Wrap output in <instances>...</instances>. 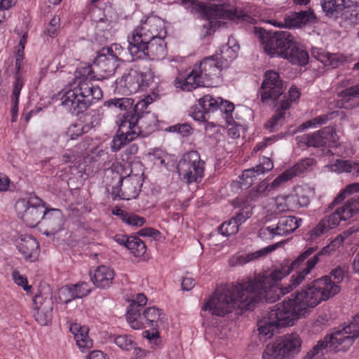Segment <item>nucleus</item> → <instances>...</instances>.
Listing matches in <instances>:
<instances>
[{
  "instance_id": "obj_1",
  "label": "nucleus",
  "mask_w": 359,
  "mask_h": 359,
  "mask_svg": "<svg viewBox=\"0 0 359 359\" xmlns=\"http://www.w3.org/2000/svg\"><path fill=\"white\" fill-rule=\"evenodd\" d=\"M330 274L333 281L327 276L314 280L294 296L292 295V298L274 306L268 316L258 322L259 334L271 337L276 330L293 325L297 319L305 316L311 309L339 293L338 283L343 280V270L337 267Z\"/></svg>"
},
{
  "instance_id": "obj_2",
  "label": "nucleus",
  "mask_w": 359,
  "mask_h": 359,
  "mask_svg": "<svg viewBox=\"0 0 359 359\" xmlns=\"http://www.w3.org/2000/svg\"><path fill=\"white\" fill-rule=\"evenodd\" d=\"M342 241L334 240L328 245L324 247L320 252L315 255L306 261V267L299 271L296 275L291 276L290 283L286 287H280L278 281L280 280L285 276L288 275L291 270L288 266H282L280 269H276L271 271L269 275L258 276L254 280H250L245 282L249 284V289L253 294L255 295L257 303L259 301L266 300L268 302H274L279 299L281 295L289 293L296 287L299 286L309 274L311 270L315 267L319 261V256L329 252L336 245Z\"/></svg>"
},
{
  "instance_id": "obj_3",
  "label": "nucleus",
  "mask_w": 359,
  "mask_h": 359,
  "mask_svg": "<svg viewBox=\"0 0 359 359\" xmlns=\"http://www.w3.org/2000/svg\"><path fill=\"white\" fill-rule=\"evenodd\" d=\"M76 82L72 88L66 90L60 100L62 105L74 115L86 111L102 96L101 88L92 83L100 79L94 63H81L76 71Z\"/></svg>"
},
{
  "instance_id": "obj_4",
  "label": "nucleus",
  "mask_w": 359,
  "mask_h": 359,
  "mask_svg": "<svg viewBox=\"0 0 359 359\" xmlns=\"http://www.w3.org/2000/svg\"><path fill=\"white\" fill-rule=\"evenodd\" d=\"M249 285L243 283L217 287L214 294L205 300L202 309L219 317H224L237 309H252L257 302Z\"/></svg>"
},
{
  "instance_id": "obj_5",
  "label": "nucleus",
  "mask_w": 359,
  "mask_h": 359,
  "mask_svg": "<svg viewBox=\"0 0 359 359\" xmlns=\"http://www.w3.org/2000/svg\"><path fill=\"white\" fill-rule=\"evenodd\" d=\"M265 53L270 57L285 59L292 65L304 66L309 62L308 53L301 47L296 38L287 31L266 32L260 29L256 31Z\"/></svg>"
},
{
  "instance_id": "obj_6",
  "label": "nucleus",
  "mask_w": 359,
  "mask_h": 359,
  "mask_svg": "<svg viewBox=\"0 0 359 359\" xmlns=\"http://www.w3.org/2000/svg\"><path fill=\"white\" fill-rule=\"evenodd\" d=\"M356 314L353 321L343 327H337L331 334L319 340L312 349L307 352L304 359H313L316 356L324 355L328 352H338L348 350L359 336V324Z\"/></svg>"
},
{
  "instance_id": "obj_7",
  "label": "nucleus",
  "mask_w": 359,
  "mask_h": 359,
  "mask_svg": "<svg viewBox=\"0 0 359 359\" xmlns=\"http://www.w3.org/2000/svg\"><path fill=\"white\" fill-rule=\"evenodd\" d=\"M359 211V197H354L346 203V204L337 208L333 213L324 217L311 230L307 233V241L312 242L326 233L328 231L336 228L341 220H347L351 218Z\"/></svg>"
},
{
  "instance_id": "obj_8",
  "label": "nucleus",
  "mask_w": 359,
  "mask_h": 359,
  "mask_svg": "<svg viewBox=\"0 0 359 359\" xmlns=\"http://www.w3.org/2000/svg\"><path fill=\"white\" fill-rule=\"evenodd\" d=\"M165 38H154L149 41L133 39L128 42V50L133 60L149 59L150 60H160L163 59L166 54V43Z\"/></svg>"
},
{
  "instance_id": "obj_9",
  "label": "nucleus",
  "mask_w": 359,
  "mask_h": 359,
  "mask_svg": "<svg viewBox=\"0 0 359 359\" xmlns=\"http://www.w3.org/2000/svg\"><path fill=\"white\" fill-rule=\"evenodd\" d=\"M46 208L42 200L34 195L18 200L15 205L18 216L31 228L41 224Z\"/></svg>"
},
{
  "instance_id": "obj_10",
  "label": "nucleus",
  "mask_w": 359,
  "mask_h": 359,
  "mask_svg": "<svg viewBox=\"0 0 359 359\" xmlns=\"http://www.w3.org/2000/svg\"><path fill=\"white\" fill-rule=\"evenodd\" d=\"M204 165L198 152L190 151L182 156L177 168L182 179L187 184H191L201 180L204 175Z\"/></svg>"
},
{
  "instance_id": "obj_11",
  "label": "nucleus",
  "mask_w": 359,
  "mask_h": 359,
  "mask_svg": "<svg viewBox=\"0 0 359 359\" xmlns=\"http://www.w3.org/2000/svg\"><path fill=\"white\" fill-rule=\"evenodd\" d=\"M151 82V78L146 73L130 69L114 83V92L122 95H130L144 90Z\"/></svg>"
},
{
  "instance_id": "obj_12",
  "label": "nucleus",
  "mask_w": 359,
  "mask_h": 359,
  "mask_svg": "<svg viewBox=\"0 0 359 359\" xmlns=\"http://www.w3.org/2000/svg\"><path fill=\"white\" fill-rule=\"evenodd\" d=\"M167 34L165 22L157 16H149L145 20H141L139 26L135 27L128 36V41L133 39L149 41L154 38H165Z\"/></svg>"
},
{
  "instance_id": "obj_13",
  "label": "nucleus",
  "mask_w": 359,
  "mask_h": 359,
  "mask_svg": "<svg viewBox=\"0 0 359 359\" xmlns=\"http://www.w3.org/2000/svg\"><path fill=\"white\" fill-rule=\"evenodd\" d=\"M199 107H196L191 112V116L196 121L206 122L210 118V114L219 109L221 111H233V103L223 100L221 97L214 98L205 95L198 100Z\"/></svg>"
},
{
  "instance_id": "obj_14",
  "label": "nucleus",
  "mask_w": 359,
  "mask_h": 359,
  "mask_svg": "<svg viewBox=\"0 0 359 359\" xmlns=\"http://www.w3.org/2000/svg\"><path fill=\"white\" fill-rule=\"evenodd\" d=\"M261 86L260 96L263 103L275 102L283 95L285 86L278 72L268 71Z\"/></svg>"
},
{
  "instance_id": "obj_15",
  "label": "nucleus",
  "mask_w": 359,
  "mask_h": 359,
  "mask_svg": "<svg viewBox=\"0 0 359 359\" xmlns=\"http://www.w3.org/2000/svg\"><path fill=\"white\" fill-rule=\"evenodd\" d=\"M302 222L301 219L294 216H285L280 218L276 225L264 226L259 231V236L262 239H273L276 236H286L294 232Z\"/></svg>"
},
{
  "instance_id": "obj_16",
  "label": "nucleus",
  "mask_w": 359,
  "mask_h": 359,
  "mask_svg": "<svg viewBox=\"0 0 359 359\" xmlns=\"http://www.w3.org/2000/svg\"><path fill=\"white\" fill-rule=\"evenodd\" d=\"M300 97V93L296 86H292L288 94L283 95L277 107L273 116L265 123V128L271 132L278 129V126L281 125L287 115V111L290 109L291 104L297 100Z\"/></svg>"
},
{
  "instance_id": "obj_17",
  "label": "nucleus",
  "mask_w": 359,
  "mask_h": 359,
  "mask_svg": "<svg viewBox=\"0 0 359 359\" xmlns=\"http://www.w3.org/2000/svg\"><path fill=\"white\" fill-rule=\"evenodd\" d=\"M205 86L218 83L221 72L224 67L219 61L218 55L204 58L198 65L194 66Z\"/></svg>"
},
{
  "instance_id": "obj_18",
  "label": "nucleus",
  "mask_w": 359,
  "mask_h": 359,
  "mask_svg": "<svg viewBox=\"0 0 359 359\" xmlns=\"http://www.w3.org/2000/svg\"><path fill=\"white\" fill-rule=\"evenodd\" d=\"M122 119L130 125L132 131H137L136 137L144 136L150 131L153 130L157 122L156 116L151 113L145 114H124L121 116Z\"/></svg>"
},
{
  "instance_id": "obj_19",
  "label": "nucleus",
  "mask_w": 359,
  "mask_h": 359,
  "mask_svg": "<svg viewBox=\"0 0 359 359\" xmlns=\"http://www.w3.org/2000/svg\"><path fill=\"white\" fill-rule=\"evenodd\" d=\"M198 6L200 11L203 13L209 20L206 24L203 25V27L208 29L206 32L207 34H211V29L217 22H215L214 20L217 18H229L233 20L234 18L238 17L235 11L224 9L223 7L219 5L214 4L208 6L204 3H200L198 4Z\"/></svg>"
},
{
  "instance_id": "obj_20",
  "label": "nucleus",
  "mask_w": 359,
  "mask_h": 359,
  "mask_svg": "<svg viewBox=\"0 0 359 359\" xmlns=\"http://www.w3.org/2000/svg\"><path fill=\"white\" fill-rule=\"evenodd\" d=\"M122 61L117 59L115 55L103 53V50H101L94 60V67L99 76L104 78L113 75Z\"/></svg>"
},
{
  "instance_id": "obj_21",
  "label": "nucleus",
  "mask_w": 359,
  "mask_h": 359,
  "mask_svg": "<svg viewBox=\"0 0 359 359\" xmlns=\"http://www.w3.org/2000/svg\"><path fill=\"white\" fill-rule=\"evenodd\" d=\"M35 320L43 326L48 325L52 320L53 302L51 298L43 297L41 294H36L33 299Z\"/></svg>"
},
{
  "instance_id": "obj_22",
  "label": "nucleus",
  "mask_w": 359,
  "mask_h": 359,
  "mask_svg": "<svg viewBox=\"0 0 359 359\" xmlns=\"http://www.w3.org/2000/svg\"><path fill=\"white\" fill-rule=\"evenodd\" d=\"M118 183L121 186L122 199L130 200L138 196L142 186V180L140 175L130 174L121 177Z\"/></svg>"
},
{
  "instance_id": "obj_23",
  "label": "nucleus",
  "mask_w": 359,
  "mask_h": 359,
  "mask_svg": "<svg viewBox=\"0 0 359 359\" xmlns=\"http://www.w3.org/2000/svg\"><path fill=\"white\" fill-rule=\"evenodd\" d=\"M64 222V216L60 210L46 208L41 222V225L46 228L43 233L48 236L56 234L62 229Z\"/></svg>"
},
{
  "instance_id": "obj_24",
  "label": "nucleus",
  "mask_w": 359,
  "mask_h": 359,
  "mask_svg": "<svg viewBox=\"0 0 359 359\" xmlns=\"http://www.w3.org/2000/svg\"><path fill=\"white\" fill-rule=\"evenodd\" d=\"M121 117L118 121V130L117 135L114 136L111 142V148L113 151L120 150L127 143L137 138L136 134L138 132L132 131L130 125H127Z\"/></svg>"
},
{
  "instance_id": "obj_25",
  "label": "nucleus",
  "mask_w": 359,
  "mask_h": 359,
  "mask_svg": "<svg viewBox=\"0 0 359 359\" xmlns=\"http://www.w3.org/2000/svg\"><path fill=\"white\" fill-rule=\"evenodd\" d=\"M276 341L285 359L293 358L300 351L302 340L296 333L280 337Z\"/></svg>"
},
{
  "instance_id": "obj_26",
  "label": "nucleus",
  "mask_w": 359,
  "mask_h": 359,
  "mask_svg": "<svg viewBox=\"0 0 359 359\" xmlns=\"http://www.w3.org/2000/svg\"><path fill=\"white\" fill-rule=\"evenodd\" d=\"M317 18L311 8L306 11L294 12L285 17V25L289 28H299L306 24L317 22Z\"/></svg>"
},
{
  "instance_id": "obj_27",
  "label": "nucleus",
  "mask_w": 359,
  "mask_h": 359,
  "mask_svg": "<svg viewBox=\"0 0 359 359\" xmlns=\"http://www.w3.org/2000/svg\"><path fill=\"white\" fill-rule=\"evenodd\" d=\"M17 248L24 258L29 262H34L39 255V245L34 237L25 235L21 237Z\"/></svg>"
},
{
  "instance_id": "obj_28",
  "label": "nucleus",
  "mask_w": 359,
  "mask_h": 359,
  "mask_svg": "<svg viewBox=\"0 0 359 359\" xmlns=\"http://www.w3.org/2000/svg\"><path fill=\"white\" fill-rule=\"evenodd\" d=\"M332 129L325 128L322 130L313 133L311 134H305L297 137L299 147L305 145L308 147H320L327 144L328 135L331 133Z\"/></svg>"
},
{
  "instance_id": "obj_29",
  "label": "nucleus",
  "mask_w": 359,
  "mask_h": 359,
  "mask_svg": "<svg viewBox=\"0 0 359 359\" xmlns=\"http://www.w3.org/2000/svg\"><path fill=\"white\" fill-rule=\"evenodd\" d=\"M273 168L272 161L269 158L263 157L258 165L243 172L240 177L241 183L244 185H250L253 182L252 178L271 170Z\"/></svg>"
},
{
  "instance_id": "obj_30",
  "label": "nucleus",
  "mask_w": 359,
  "mask_h": 359,
  "mask_svg": "<svg viewBox=\"0 0 359 359\" xmlns=\"http://www.w3.org/2000/svg\"><path fill=\"white\" fill-rule=\"evenodd\" d=\"M69 331L73 334L79 348L85 352L93 347V340L88 336L89 329L80 324L74 323L70 325Z\"/></svg>"
},
{
  "instance_id": "obj_31",
  "label": "nucleus",
  "mask_w": 359,
  "mask_h": 359,
  "mask_svg": "<svg viewBox=\"0 0 359 359\" xmlns=\"http://www.w3.org/2000/svg\"><path fill=\"white\" fill-rule=\"evenodd\" d=\"M90 278L97 287L107 288L113 283L114 271L112 269L102 265L95 270L93 274L90 273Z\"/></svg>"
},
{
  "instance_id": "obj_32",
  "label": "nucleus",
  "mask_w": 359,
  "mask_h": 359,
  "mask_svg": "<svg viewBox=\"0 0 359 359\" xmlns=\"http://www.w3.org/2000/svg\"><path fill=\"white\" fill-rule=\"evenodd\" d=\"M359 87L358 85L346 88L338 93L341 100H337L336 107L338 108H353L357 107L358 101Z\"/></svg>"
},
{
  "instance_id": "obj_33",
  "label": "nucleus",
  "mask_w": 359,
  "mask_h": 359,
  "mask_svg": "<svg viewBox=\"0 0 359 359\" xmlns=\"http://www.w3.org/2000/svg\"><path fill=\"white\" fill-rule=\"evenodd\" d=\"M175 86L185 91H191L198 86H205L201 76L194 67L192 71L183 78L175 80Z\"/></svg>"
},
{
  "instance_id": "obj_34",
  "label": "nucleus",
  "mask_w": 359,
  "mask_h": 359,
  "mask_svg": "<svg viewBox=\"0 0 359 359\" xmlns=\"http://www.w3.org/2000/svg\"><path fill=\"white\" fill-rule=\"evenodd\" d=\"M350 0H320L323 12L328 18H337Z\"/></svg>"
},
{
  "instance_id": "obj_35",
  "label": "nucleus",
  "mask_w": 359,
  "mask_h": 359,
  "mask_svg": "<svg viewBox=\"0 0 359 359\" xmlns=\"http://www.w3.org/2000/svg\"><path fill=\"white\" fill-rule=\"evenodd\" d=\"M142 309V308H139V306L135 304H131L128 307L126 319L130 326L134 330L144 327V318H143Z\"/></svg>"
},
{
  "instance_id": "obj_36",
  "label": "nucleus",
  "mask_w": 359,
  "mask_h": 359,
  "mask_svg": "<svg viewBox=\"0 0 359 359\" xmlns=\"http://www.w3.org/2000/svg\"><path fill=\"white\" fill-rule=\"evenodd\" d=\"M143 318L149 327H158L163 323L165 315L156 307H149L142 312Z\"/></svg>"
},
{
  "instance_id": "obj_37",
  "label": "nucleus",
  "mask_w": 359,
  "mask_h": 359,
  "mask_svg": "<svg viewBox=\"0 0 359 359\" xmlns=\"http://www.w3.org/2000/svg\"><path fill=\"white\" fill-rule=\"evenodd\" d=\"M340 15L344 20L350 25H357L359 15L357 3L353 4L351 1L348 4L346 3L345 7Z\"/></svg>"
},
{
  "instance_id": "obj_38",
  "label": "nucleus",
  "mask_w": 359,
  "mask_h": 359,
  "mask_svg": "<svg viewBox=\"0 0 359 359\" xmlns=\"http://www.w3.org/2000/svg\"><path fill=\"white\" fill-rule=\"evenodd\" d=\"M22 90V82L18 79L17 83L13 86L11 96V122L14 123L17 121L18 111L19 97Z\"/></svg>"
},
{
  "instance_id": "obj_39",
  "label": "nucleus",
  "mask_w": 359,
  "mask_h": 359,
  "mask_svg": "<svg viewBox=\"0 0 359 359\" xmlns=\"http://www.w3.org/2000/svg\"><path fill=\"white\" fill-rule=\"evenodd\" d=\"M126 248L135 257L143 255L146 251L144 243L136 236H129Z\"/></svg>"
},
{
  "instance_id": "obj_40",
  "label": "nucleus",
  "mask_w": 359,
  "mask_h": 359,
  "mask_svg": "<svg viewBox=\"0 0 359 359\" xmlns=\"http://www.w3.org/2000/svg\"><path fill=\"white\" fill-rule=\"evenodd\" d=\"M269 192V184L263 181L259 184L255 189H252L248 192L247 198L248 201H256L266 197Z\"/></svg>"
},
{
  "instance_id": "obj_41",
  "label": "nucleus",
  "mask_w": 359,
  "mask_h": 359,
  "mask_svg": "<svg viewBox=\"0 0 359 359\" xmlns=\"http://www.w3.org/2000/svg\"><path fill=\"white\" fill-rule=\"evenodd\" d=\"M216 55H218L219 61L222 63V65L226 68L229 65V62L234 60L237 54L236 50L226 43L222 46L220 53Z\"/></svg>"
},
{
  "instance_id": "obj_42",
  "label": "nucleus",
  "mask_w": 359,
  "mask_h": 359,
  "mask_svg": "<svg viewBox=\"0 0 359 359\" xmlns=\"http://www.w3.org/2000/svg\"><path fill=\"white\" fill-rule=\"evenodd\" d=\"M332 169L339 172H351L353 170L357 172H359V165L358 163H353L349 160L337 159L332 165Z\"/></svg>"
},
{
  "instance_id": "obj_43",
  "label": "nucleus",
  "mask_w": 359,
  "mask_h": 359,
  "mask_svg": "<svg viewBox=\"0 0 359 359\" xmlns=\"http://www.w3.org/2000/svg\"><path fill=\"white\" fill-rule=\"evenodd\" d=\"M134 103V100L128 97L114 98L104 102V105L107 107H114L122 111H128Z\"/></svg>"
},
{
  "instance_id": "obj_44",
  "label": "nucleus",
  "mask_w": 359,
  "mask_h": 359,
  "mask_svg": "<svg viewBox=\"0 0 359 359\" xmlns=\"http://www.w3.org/2000/svg\"><path fill=\"white\" fill-rule=\"evenodd\" d=\"M314 162L315 161L313 158H306L302 161H299L294 166L287 169V170L292 175V177H294L304 172L314 163Z\"/></svg>"
},
{
  "instance_id": "obj_45",
  "label": "nucleus",
  "mask_w": 359,
  "mask_h": 359,
  "mask_svg": "<svg viewBox=\"0 0 359 359\" xmlns=\"http://www.w3.org/2000/svg\"><path fill=\"white\" fill-rule=\"evenodd\" d=\"M273 248L271 247H268L264 248L262 250L256 251L255 252L249 253L245 255H241L236 258V264L243 265L251 261H253L259 257H261L269 252H271Z\"/></svg>"
},
{
  "instance_id": "obj_46",
  "label": "nucleus",
  "mask_w": 359,
  "mask_h": 359,
  "mask_svg": "<svg viewBox=\"0 0 359 359\" xmlns=\"http://www.w3.org/2000/svg\"><path fill=\"white\" fill-rule=\"evenodd\" d=\"M276 341L266 346L262 353V359H285Z\"/></svg>"
},
{
  "instance_id": "obj_47",
  "label": "nucleus",
  "mask_w": 359,
  "mask_h": 359,
  "mask_svg": "<svg viewBox=\"0 0 359 359\" xmlns=\"http://www.w3.org/2000/svg\"><path fill=\"white\" fill-rule=\"evenodd\" d=\"M114 342L123 351H130L135 347L134 340L132 336L122 334L114 337Z\"/></svg>"
},
{
  "instance_id": "obj_48",
  "label": "nucleus",
  "mask_w": 359,
  "mask_h": 359,
  "mask_svg": "<svg viewBox=\"0 0 359 359\" xmlns=\"http://www.w3.org/2000/svg\"><path fill=\"white\" fill-rule=\"evenodd\" d=\"M93 127V122L90 124L82 126L79 123L72 124L67 132L71 140H74L79 136L88 133Z\"/></svg>"
},
{
  "instance_id": "obj_49",
  "label": "nucleus",
  "mask_w": 359,
  "mask_h": 359,
  "mask_svg": "<svg viewBox=\"0 0 359 359\" xmlns=\"http://www.w3.org/2000/svg\"><path fill=\"white\" fill-rule=\"evenodd\" d=\"M239 229V226H238L236 222L233 220L232 219H229L223 222L218 228V231L219 233L224 236H229L233 234H236Z\"/></svg>"
},
{
  "instance_id": "obj_50",
  "label": "nucleus",
  "mask_w": 359,
  "mask_h": 359,
  "mask_svg": "<svg viewBox=\"0 0 359 359\" xmlns=\"http://www.w3.org/2000/svg\"><path fill=\"white\" fill-rule=\"evenodd\" d=\"M276 209L280 212L294 211V203L290 201V195L278 196L276 198Z\"/></svg>"
},
{
  "instance_id": "obj_51",
  "label": "nucleus",
  "mask_w": 359,
  "mask_h": 359,
  "mask_svg": "<svg viewBox=\"0 0 359 359\" xmlns=\"http://www.w3.org/2000/svg\"><path fill=\"white\" fill-rule=\"evenodd\" d=\"M290 201L294 203V210L306 207L310 203V199L302 190L297 191L294 194H290Z\"/></svg>"
},
{
  "instance_id": "obj_52",
  "label": "nucleus",
  "mask_w": 359,
  "mask_h": 359,
  "mask_svg": "<svg viewBox=\"0 0 359 359\" xmlns=\"http://www.w3.org/2000/svg\"><path fill=\"white\" fill-rule=\"evenodd\" d=\"M317 250L316 247H309L299 255L288 266L291 271L298 269L302 263Z\"/></svg>"
},
{
  "instance_id": "obj_53",
  "label": "nucleus",
  "mask_w": 359,
  "mask_h": 359,
  "mask_svg": "<svg viewBox=\"0 0 359 359\" xmlns=\"http://www.w3.org/2000/svg\"><path fill=\"white\" fill-rule=\"evenodd\" d=\"M72 286L76 299L86 297L91 292L89 285L86 282H79Z\"/></svg>"
},
{
  "instance_id": "obj_54",
  "label": "nucleus",
  "mask_w": 359,
  "mask_h": 359,
  "mask_svg": "<svg viewBox=\"0 0 359 359\" xmlns=\"http://www.w3.org/2000/svg\"><path fill=\"white\" fill-rule=\"evenodd\" d=\"M74 296L75 294H74L72 285L62 287L59 290V298L60 301L65 304H67L71 301L76 299Z\"/></svg>"
},
{
  "instance_id": "obj_55",
  "label": "nucleus",
  "mask_w": 359,
  "mask_h": 359,
  "mask_svg": "<svg viewBox=\"0 0 359 359\" xmlns=\"http://www.w3.org/2000/svg\"><path fill=\"white\" fill-rule=\"evenodd\" d=\"M323 60L325 65L337 68L344 62V57L342 55L328 53L326 59Z\"/></svg>"
},
{
  "instance_id": "obj_56",
  "label": "nucleus",
  "mask_w": 359,
  "mask_h": 359,
  "mask_svg": "<svg viewBox=\"0 0 359 359\" xmlns=\"http://www.w3.org/2000/svg\"><path fill=\"white\" fill-rule=\"evenodd\" d=\"M151 102V99L149 97L139 101L134 107L133 110L126 112V114H145L149 111H146L148 105Z\"/></svg>"
},
{
  "instance_id": "obj_57",
  "label": "nucleus",
  "mask_w": 359,
  "mask_h": 359,
  "mask_svg": "<svg viewBox=\"0 0 359 359\" xmlns=\"http://www.w3.org/2000/svg\"><path fill=\"white\" fill-rule=\"evenodd\" d=\"M60 27V18L55 15L49 22V25L44 33L50 37H54Z\"/></svg>"
},
{
  "instance_id": "obj_58",
  "label": "nucleus",
  "mask_w": 359,
  "mask_h": 359,
  "mask_svg": "<svg viewBox=\"0 0 359 359\" xmlns=\"http://www.w3.org/2000/svg\"><path fill=\"white\" fill-rule=\"evenodd\" d=\"M123 222L132 226H142L146 222V219L135 214L128 212Z\"/></svg>"
},
{
  "instance_id": "obj_59",
  "label": "nucleus",
  "mask_w": 359,
  "mask_h": 359,
  "mask_svg": "<svg viewBox=\"0 0 359 359\" xmlns=\"http://www.w3.org/2000/svg\"><path fill=\"white\" fill-rule=\"evenodd\" d=\"M292 175L286 170L285 172L279 175L272 182L269 184V191L280 187L283 183L292 179Z\"/></svg>"
},
{
  "instance_id": "obj_60",
  "label": "nucleus",
  "mask_w": 359,
  "mask_h": 359,
  "mask_svg": "<svg viewBox=\"0 0 359 359\" xmlns=\"http://www.w3.org/2000/svg\"><path fill=\"white\" fill-rule=\"evenodd\" d=\"M170 130L177 132L182 137H188L191 135L192 129L189 124L182 123L172 126L170 128Z\"/></svg>"
},
{
  "instance_id": "obj_61",
  "label": "nucleus",
  "mask_w": 359,
  "mask_h": 359,
  "mask_svg": "<svg viewBox=\"0 0 359 359\" xmlns=\"http://www.w3.org/2000/svg\"><path fill=\"white\" fill-rule=\"evenodd\" d=\"M252 215V212L248 208H243L240 210L234 217L231 219L236 222L238 226H239L243 223H244L248 218H250Z\"/></svg>"
},
{
  "instance_id": "obj_62",
  "label": "nucleus",
  "mask_w": 359,
  "mask_h": 359,
  "mask_svg": "<svg viewBox=\"0 0 359 359\" xmlns=\"http://www.w3.org/2000/svg\"><path fill=\"white\" fill-rule=\"evenodd\" d=\"M13 278L15 283L23 287V289L27 292L31 290L32 286L27 284V280L26 278L22 276L18 271H13Z\"/></svg>"
},
{
  "instance_id": "obj_63",
  "label": "nucleus",
  "mask_w": 359,
  "mask_h": 359,
  "mask_svg": "<svg viewBox=\"0 0 359 359\" xmlns=\"http://www.w3.org/2000/svg\"><path fill=\"white\" fill-rule=\"evenodd\" d=\"M331 114H323L314 118L312 120L306 121V123L302 124V126L304 128L311 127L316 125H322L325 123L330 118V116Z\"/></svg>"
},
{
  "instance_id": "obj_64",
  "label": "nucleus",
  "mask_w": 359,
  "mask_h": 359,
  "mask_svg": "<svg viewBox=\"0 0 359 359\" xmlns=\"http://www.w3.org/2000/svg\"><path fill=\"white\" fill-rule=\"evenodd\" d=\"M102 50H103V53H107L113 55H115L117 59H120L119 57L123 51V48L118 43H113L109 47L103 48Z\"/></svg>"
}]
</instances>
